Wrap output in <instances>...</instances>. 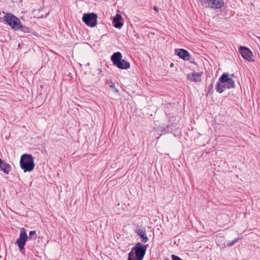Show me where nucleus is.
<instances>
[{"label": "nucleus", "instance_id": "18", "mask_svg": "<svg viewBox=\"0 0 260 260\" xmlns=\"http://www.w3.org/2000/svg\"><path fill=\"white\" fill-rule=\"evenodd\" d=\"M173 126L172 125H170L166 127H164V131H166L167 133L172 132L173 131Z\"/></svg>", "mask_w": 260, "mask_h": 260}, {"label": "nucleus", "instance_id": "12", "mask_svg": "<svg viewBox=\"0 0 260 260\" xmlns=\"http://www.w3.org/2000/svg\"><path fill=\"white\" fill-rule=\"evenodd\" d=\"M11 166L0 158V170L4 173L9 174L11 171Z\"/></svg>", "mask_w": 260, "mask_h": 260}, {"label": "nucleus", "instance_id": "10", "mask_svg": "<svg viewBox=\"0 0 260 260\" xmlns=\"http://www.w3.org/2000/svg\"><path fill=\"white\" fill-rule=\"evenodd\" d=\"M176 54L179 57L184 60H188L189 59L190 55L189 52L184 49H178L175 50Z\"/></svg>", "mask_w": 260, "mask_h": 260}, {"label": "nucleus", "instance_id": "1", "mask_svg": "<svg viewBox=\"0 0 260 260\" xmlns=\"http://www.w3.org/2000/svg\"><path fill=\"white\" fill-rule=\"evenodd\" d=\"M147 247L148 244L137 243L128 253L127 260H143Z\"/></svg>", "mask_w": 260, "mask_h": 260}, {"label": "nucleus", "instance_id": "16", "mask_svg": "<svg viewBox=\"0 0 260 260\" xmlns=\"http://www.w3.org/2000/svg\"><path fill=\"white\" fill-rule=\"evenodd\" d=\"M240 238H237L232 241H229L227 242V246L229 247H231L233 245H234L237 242H238L239 240H240Z\"/></svg>", "mask_w": 260, "mask_h": 260}, {"label": "nucleus", "instance_id": "14", "mask_svg": "<svg viewBox=\"0 0 260 260\" xmlns=\"http://www.w3.org/2000/svg\"><path fill=\"white\" fill-rule=\"evenodd\" d=\"M200 73L196 72H192L190 74H188L187 75V78L190 81L198 82L201 81Z\"/></svg>", "mask_w": 260, "mask_h": 260}, {"label": "nucleus", "instance_id": "23", "mask_svg": "<svg viewBox=\"0 0 260 260\" xmlns=\"http://www.w3.org/2000/svg\"><path fill=\"white\" fill-rule=\"evenodd\" d=\"M173 66H174V63H171L170 64V67L171 68H172Z\"/></svg>", "mask_w": 260, "mask_h": 260}, {"label": "nucleus", "instance_id": "20", "mask_svg": "<svg viewBox=\"0 0 260 260\" xmlns=\"http://www.w3.org/2000/svg\"><path fill=\"white\" fill-rule=\"evenodd\" d=\"M110 87L112 89V90L114 92L119 94V90L115 87V86L114 84H111Z\"/></svg>", "mask_w": 260, "mask_h": 260}, {"label": "nucleus", "instance_id": "24", "mask_svg": "<svg viewBox=\"0 0 260 260\" xmlns=\"http://www.w3.org/2000/svg\"><path fill=\"white\" fill-rule=\"evenodd\" d=\"M165 260H170L169 258L168 257H166L165 258Z\"/></svg>", "mask_w": 260, "mask_h": 260}, {"label": "nucleus", "instance_id": "3", "mask_svg": "<svg viewBox=\"0 0 260 260\" xmlns=\"http://www.w3.org/2000/svg\"><path fill=\"white\" fill-rule=\"evenodd\" d=\"M122 55L120 52L114 53L111 57V60L114 65L118 69L126 70L130 68V63L122 59Z\"/></svg>", "mask_w": 260, "mask_h": 260}, {"label": "nucleus", "instance_id": "22", "mask_svg": "<svg viewBox=\"0 0 260 260\" xmlns=\"http://www.w3.org/2000/svg\"><path fill=\"white\" fill-rule=\"evenodd\" d=\"M153 9H154V10L155 11H156V12H158V8H157V7H156V6L154 7Z\"/></svg>", "mask_w": 260, "mask_h": 260}, {"label": "nucleus", "instance_id": "7", "mask_svg": "<svg viewBox=\"0 0 260 260\" xmlns=\"http://www.w3.org/2000/svg\"><path fill=\"white\" fill-rule=\"evenodd\" d=\"M28 239V237L25 229H22L20 232L19 237L16 241V244L21 251L24 249V245Z\"/></svg>", "mask_w": 260, "mask_h": 260}, {"label": "nucleus", "instance_id": "17", "mask_svg": "<svg viewBox=\"0 0 260 260\" xmlns=\"http://www.w3.org/2000/svg\"><path fill=\"white\" fill-rule=\"evenodd\" d=\"M28 237L29 239L33 238L34 239H36L37 238L36 231H30L29 233V236H28Z\"/></svg>", "mask_w": 260, "mask_h": 260}, {"label": "nucleus", "instance_id": "21", "mask_svg": "<svg viewBox=\"0 0 260 260\" xmlns=\"http://www.w3.org/2000/svg\"><path fill=\"white\" fill-rule=\"evenodd\" d=\"M171 257L172 260H182L180 257L174 254H172Z\"/></svg>", "mask_w": 260, "mask_h": 260}, {"label": "nucleus", "instance_id": "11", "mask_svg": "<svg viewBox=\"0 0 260 260\" xmlns=\"http://www.w3.org/2000/svg\"><path fill=\"white\" fill-rule=\"evenodd\" d=\"M136 233L137 235L141 238V241L143 243H145L148 241V238L146 235L145 228L140 226L137 230Z\"/></svg>", "mask_w": 260, "mask_h": 260}, {"label": "nucleus", "instance_id": "19", "mask_svg": "<svg viewBox=\"0 0 260 260\" xmlns=\"http://www.w3.org/2000/svg\"><path fill=\"white\" fill-rule=\"evenodd\" d=\"M20 29H21L22 31L25 32V33H27L30 31V29L29 27L23 26L22 24H21V27L20 28Z\"/></svg>", "mask_w": 260, "mask_h": 260}, {"label": "nucleus", "instance_id": "2", "mask_svg": "<svg viewBox=\"0 0 260 260\" xmlns=\"http://www.w3.org/2000/svg\"><path fill=\"white\" fill-rule=\"evenodd\" d=\"M20 166L24 172L32 171L35 167L34 157L29 154L22 155L20 160Z\"/></svg>", "mask_w": 260, "mask_h": 260}, {"label": "nucleus", "instance_id": "9", "mask_svg": "<svg viewBox=\"0 0 260 260\" xmlns=\"http://www.w3.org/2000/svg\"><path fill=\"white\" fill-rule=\"evenodd\" d=\"M239 51L245 59L249 61H253V60L251 59L252 53L249 49L246 47L241 46L239 48Z\"/></svg>", "mask_w": 260, "mask_h": 260}, {"label": "nucleus", "instance_id": "4", "mask_svg": "<svg viewBox=\"0 0 260 260\" xmlns=\"http://www.w3.org/2000/svg\"><path fill=\"white\" fill-rule=\"evenodd\" d=\"M3 19L14 30H19L21 27L20 20L11 13H6L4 15Z\"/></svg>", "mask_w": 260, "mask_h": 260}, {"label": "nucleus", "instance_id": "6", "mask_svg": "<svg viewBox=\"0 0 260 260\" xmlns=\"http://www.w3.org/2000/svg\"><path fill=\"white\" fill-rule=\"evenodd\" d=\"M203 6L205 5L213 9L221 8L224 5L223 0H201Z\"/></svg>", "mask_w": 260, "mask_h": 260}, {"label": "nucleus", "instance_id": "25", "mask_svg": "<svg viewBox=\"0 0 260 260\" xmlns=\"http://www.w3.org/2000/svg\"><path fill=\"white\" fill-rule=\"evenodd\" d=\"M257 38L260 40V37H258Z\"/></svg>", "mask_w": 260, "mask_h": 260}, {"label": "nucleus", "instance_id": "15", "mask_svg": "<svg viewBox=\"0 0 260 260\" xmlns=\"http://www.w3.org/2000/svg\"><path fill=\"white\" fill-rule=\"evenodd\" d=\"M225 88H226V86L224 85V83H220L219 79L216 86V91L221 93Z\"/></svg>", "mask_w": 260, "mask_h": 260}, {"label": "nucleus", "instance_id": "8", "mask_svg": "<svg viewBox=\"0 0 260 260\" xmlns=\"http://www.w3.org/2000/svg\"><path fill=\"white\" fill-rule=\"evenodd\" d=\"M220 83H224L226 88L230 89L235 88V81L231 78L229 77V74L223 73L219 78Z\"/></svg>", "mask_w": 260, "mask_h": 260}, {"label": "nucleus", "instance_id": "5", "mask_svg": "<svg viewBox=\"0 0 260 260\" xmlns=\"http://www.w3.org/2000/svg\"><path fill=\"white\" fill-rule=\"evenodd\" d=\"M98 16L94 13H85L82 17L83 21L89 27H94L97 23Z\"/></svg>", "mask_w": 260, "mask_h": 260}, {"label": "nucleus", "instance_id": "13", "mask_svg": "<svg viewBox=\"0 0 260 260\" xmlns=\"http://www.w3.org/2000/svg\"><path fill=\"white\" fill-rule=\"evenodd\" d=\"M122 19V17L121 15L119 14H116L113 19V23L115 27L120 28L123 26V23L120 21Z\"/></svg>", "mask_w": 260, "mask_h": 260}]
</instances>
